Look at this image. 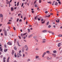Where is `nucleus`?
<instances>
[{
  "mask_svg": "<svg viewBox=\"0 0 62 62\" xmlns=\"http://www.w3.org/2000/svg\"><path fill=\"white\" fill-rule=\"evenodd\" d=\"M18 37H19V39H21V37H20V36H18Z\"/></svg>",
  "mask_w": 62,
  "mask_h": 62,
  "instance_id": "nucleus-62",
  "label": "nucleus"
},
{
  "mask_svg": "<svg viewBox=\"0 0 62 62\" xmlns=\"http://www.w3.org/2000/svg\"><path fill=\"white\" fill-rule=\"evenodd\" d=\"M46 53H48V54H49V53H50V51H47Z\"/></svg>",
  "mask_w": 62,
  "mask_h": 62,
  "instance_id": "nucleus-20",
  "label": "nucleus"
},
{
  "mask_svg": "<svg viewBox=\"0 0 62 62\" xmlns=\"http://www.w3.org/2000/svg\"><path fill=\"white\" fill-rule=\"evenodd\" d=\"M38 11H39V8L38 7L37 9Z\"/></svg>",
  "mask_w": 62,
  "mask_h": 62,
  "instance_id": "nucleus-34",
  "label": "nucleus"
},
{
  "mask_svg": "<svg viewBox=\"0 0 62 62\" xmlns=\"http://www.w3.org/2000/svg\"><path fill=\"white\" fill-rule=\"evenodd\" d=\"M32 37V35H31L28 37V38H31Z\"/></svg>",
  "mask_w": 62,
  "mask_h": 62,
  "instance_id": "nucleus-11",
  "label": "nucleus"
},
{
  "mask_svg": "<svg viewBox=\"0 0 62 62\" xmlns=\"http://www.w3.org/2000/svg\"><path fill=\"white\" fill-rule=\"evenodd\" d=\"M43 41H45V40H46V39H43Z\"/></svg>",
  "mask_w": 62,
  "mask_h": 62,
  "instance_id": "nucleus-38",
  "label": "nucleus"
},
{
  "mask_svg": "<svg viewBox=\"0 0 62 62\" xmlns=\"http://www.w3.org/2000/svg\"><path fill=\"white\" fill-rule=\"evenodd\" d=\"M60 45H61V43H59L58 45V46L60 47Z\"/></svg>",
  "mask_w": 62,
  "mask_h": 62,
  "instance_id": "nucleus-16",
  "label": "nucleus"
},
{
  "mask_svg": "<svg viewBox=\"0 0 62 62\" xmlns=\"http://www.w3.org/2000/svg\"><path fill=\"white\" fill-rule=\"evenodd\" d=\"M30 61V59H28V61Z\"/></svg>",
  "mask_w": 62,
  "mask_h": 62,
  "instance_id": "nucleus-47",
  "label": "nucleus"
},
{
  "mask_svg": "<svg viewBox=\"0 0 62 62\" xmlns=\"http://www.w3.org/2000/svg\"><path fill=\"white\" fill-rule=\"evenodd\" d=\"M48 28H50L51 27V26L50 25H49V26H48Z\"/></svg>",
  "mask_w": 62,
  "mask_h": 62,
  "instance_id": "nucleus-56",
  "label": "nucleus"
},
{
  "mask_svg": "<svg viewBox=\"0 0 62 62\" xmlns=\"http://www.w3.org/2000/svg\"><path fill=\"white\" fill-rule=\"evenodd\" d=\"M15 57H16V56L17 57H20V54H19V53H17V55H16V53H15Z\"/></svg>",
  "mask_w": 62,
  "mask_h": 62,
  "instance_id": "nucleus-1",
  "label": "nucleus"
},
{
  "mask_svg": "<svg viewBox=\"0 0 62 62\" xmlns=\"http://www.w3.org/2000/svg\"><path fill=\"white\" fill-rule=\"evenodd\" d=\"M19 54H20V56H22V55H21V50H20L19 51Z\"/></svg>",
  "mask_w": 62,
  "mask_h": 62,
  "instance_id": "nucleus-14",
  "label": "nucleus"
},
{
  "mask_svg": "<svg viewBox=\"0 0 62 62\" xmlns=\"http://www.w3.org/2000/svg\"><path fill=\"white\" fill-rule=\"evenodd\" d=\"M21 15V14H18V16H19L20 15Z\"/></svg>",
  "mask_w": 62,
  "mask_h": 62,
  "instance_id": "nucleus-57",
  "label": "nucleus"
},
{
  "mask_svg": "<svg viewBox=\"0 0 62 62\" xmlns=\"http://www.w3.org/2000/svg\"><path fill=\"white\" fill-rule=\"evenodd\" d=\"M58 3L60 5H61V2L60 1H58Z\"/></svg>",
  "mask_w": 62,
  "mask_h": 62,
  "instance_id": "nucleus-33",
  "label": "nucleus"
},
{
  "mask_svg": "<svg viewBox=\"0 0 62 62\" xmlns=\"http://www.w3.org/2000/svg\"><path fill=\"white\" fill-rule=\"evenodd\" d=\"M13 29H14V30H16V29H15V27H13Z\"/></svg>",
  "mask_w": 62,
  "mask_h": 62,
  "instance_id": "nucleus-44",
  "label": "nucleus"
},
{
  "mask_svg": "<svg viewBox=\"0 0 62 62\" xmlns=\"http://www.w3.org/2000/svg\"><path fill=\"white\" fill-rule=\"evenodd\" d=\"M26 48V51H27L28 50V49H29V48L28 47H27V48Z\"/></svg>",
  "mask_w": 62,
  "mask_h": 62,
  "instance_id": "nucleus-18",
  "label": "nucleus"
},
{
  "mask_svg": "<svg viewBox=\"0 0 62 62\" xmlns=\"http://www.w3.org/2000/svg\"><path fill=\"white\" fill-rule=\"evenodd\" d=\"M14 49L15 50H16V49H17V48H16V46H14Z\"/></svg>",
  "mask_w": 62,
  "mask_h": 62,
  "instance_id": "nucleus-26",
  "label": "nucleus"
},
{
  "mask_svg": "<svg viewBox=\"0 0 62 62\" xmlns=\"http://www.w3.org/2000/svg\"><path fill=\"white\" fill-rule=\"evenodd\" d=\"M45 13H47L48 11H45Z\"/></svg>",
  "mask_w": 62,
  "mask_h": 62,
  "instance_id": "nucleus-58",
  "label": "nucleus"
},
{
  "mask_svg": "<svg viewBox=\"0 0 62 62\" xmlns=\"http://www.w3.org/2000/svg\"><path fill=\"white\" fill-rule=\"evenodd\" d=\"M46 42V41H42V43H45Z\"/></svg>",
  "mask_w": 62,
  "mask_h": 62,
  "instance_id": "nucleus-29",
  "label": "nucleus"
},
{
  "mask_svg": "<svg viewBox=\"0 0 62 62\" xmlns=\"http://www.w3.org/2000/svg\"><path fill=\"white\" fill-rule=\"evenodd\" d=\"M0 17H3V15L2 14H0Z\"/></svg>",
  "mask_w": 62,
  "mask_h": 62,
  "instance_id": "nucleus-15",
  "label": "nucleus"
},
{
  "mask_svg": "<svg viewBox=\"0 0 62 62\" xmlns=\"http://www.w3.org/2000/svg\"><path fill=\"white\" fill-rule=\"evenodd\" d=\"M35 41H36L37 42V41H38V40L37 39H35Z\"/></svg>",
  "mask_w": 62,
  "mask_h": 62,
  "instance_id": "nucleus-53",
  "label": "nucleus"
},
{
  "mask_svg": "<svg viewBox=\"0 0 62 62\" xmlns=\"http://www.w3.org/2000/svg\"><path fill=\"white\" fill-rule=\"evenodd\" d=\"M11 23H10L9 22H8V24H10Z\"/></svg>",
  "mask_w": 62,
  "mask_h": 62,
  "instance_id": "nucleus-48",
  "label": "nucleus"
},
{
  "mask_svg": "<svg viewBox=\"0 0 62 62\" xmlns=\"http://www.w3.org/2000/svg\"><path fill=\"white\" fill-rule=\"evenodd\" d=\"M6 59V57H4L3 58V60H5Z\"/></svg>",
  "mask_w": 62,
  "mask_h": 62,
  "instance_id": "nucleus-43",
  "label": "nucleus"
},
{
  "mask_svg": "<svg viewBox=\"0 0 62 62\" xmlns=\"http://www.w3.org/2000/svg\"><path fill=\"white\" fill-rule=\"evenodd\" d=\"M19 18L17 19V22H18V21H19Z\"/></svg>",
  "mask_w": 62,
  "mask_h": 62,
  "instance_id": "nucleus-42",
  "label": "nucleus"
},
{
  "mask_svg": "<svg viewBox=\"0 0 62 62\" xmlns=\"http://www.w3.org/2000/svg\"><path fill=\"white\" fill-rule=\"evenodd\" d=\"M23 3H22L21 5V7H23Z\"/></svg>",
  "mask_w": 62,
  "mask_h": 62,
  "instance_id": "nucleus-45",
  "label": "nucleus"
},
{
  "mask_svg": "<svg viewBox=\"0 0 62 62\" xmlns=\"http://www.w3.org/2000/svg\"><path fill=\"white\" fill-rule=\"evenodd\" d=\"M0 51L2 52L3 51H2L3 50V49L1 47H0Z\"/></svg>",
  "mask_w": 62,
  "mask_h": 62,
  "instance_id": "nucleus-6",
  "label": "nucleus"
},
{
  "mask_svg": "<svg viewBox=\"0 0 62 62\" xmlns=\"http://www.w3.org/2000/svg\"><path fill=\"white\" fill-rule=\"evenodd\" d=\"M31 12L32 13H33L34 12V11H31Z\"/></svg>",
  "mask_w": 62,
  "mask_h": 62,
  "instance_id": "nucleus-51",
  "label": "nucleus"
},
{
  "mask_svg": "<svg viewBox=\"0 0 62 62\" xmlns=\"http://www.w3.org/2000/svg\"><path fill=\"white\" fill-rule=\"evenodd\" d=\"M11 11H14V8L13 7L11 8Z\"/></svg>",
  "mask_w": 62,
  "mask_h": 62,
  "instance_id": "nucleus-4",
  "label": "nucleus"
},
{
  "mask_svg": "<svg viewBox=\"0 0 62 62\" xmlns=\"http://www.w3.org/2000/svg\"><path fill=\"white\" fill-rule=\"evenodd\" d=\"M45 20H44L43 22H41V23H45Z\"/></svg>",
  "mask_w": 62,
  "mask_h": 62,
  "instance_id": "nucleus-27",
  "label": "nucleus"
},
{
  "mask_svg": "<svg viewBox=\"0 0 62 62\" xmlns=\"http://www.w3.org/2000/svg\"><path fill=\"white\" fill-rule=\"evenodd\" d=\"M25 54H27V55L28 54V53H27V52H25Z\"/></svg>",
  "mask_w": 62,
  "mask_h": 62,
  "instance_id": "nucleus-31",
  "label": "nucleus"
},
{
  "mask_svg": "<svg viewBox=\"0 0 62 62\" xmlns=\"http://www.w3.org/2000/svg\"><path fill=\"white\" fill-rule=\"evenodd\" d=\"M7 44H8V45H12V43L10 42H8L7 43Z\"/></svg>",
  "mask_w": 62,
  "mask_h": 62,
  "instance_id": "nucleus-5",
  "label": "nucleus"
},
{
  "mask_svg": "<svg viewBox=\"0 0 62 62\" xmlns=\"http://www.w3.org/2000/svg\"><path fill=\"white\" fill-rule=\"evenodd\" d=\"M53 27L54 28H55V25H54L53 26Z\"/></svg>",
  "mask_w": 62,
  "mask_h": 62,
  "instance_id": "nucleus-60",
  "label": "nucleus"
},
{
  "mask_svg": "<svg viewBox=\"0 0 62 62\" xmlns=\"http://www.w3.org/2000/svg\"><path fill=\"white\" fill-rule=\"evenodd\" d=\"M4 34L5 35V36H7V31H6L5 30H4Z\"/></svg>",
  "mask_w": 62,
  "mask_h": 62,
  "instance_id": "nucleus-3",
  "label": "nucleus"
},
{
  "mask_svg": "<svg viewBox=\"0 0 62 62\" xmlns=\"http://www.w3.org/2000/svg\"><path fill=\"white\" fill-rule=\"evenodd\" d=\"M26 34V33H24L23 34V33H22L21 34V36L22 37H24V35H25Z\"/></svg>",
  "mask_w": 62,
  "mask_h": 62,
  "instance_id": "nucleus-2",
  "label": "nucleus"
},
{
  "mask_svg": "<svg viewBox=\"0 0 62 62\" xmlns=\"http://www.w3.org/2000/svg\"><path fill=\"white\" fill-rule=\"evenodd\" d=\"M19 2H18L17 4V6H19Z\"/></svg>",
  "mask_w": 62,
  "mask_h": 62,
  "instance_id": "nucleus-35",
  "label": "nucleus"
},
{
  "mask_svg": "<svg viewBox=\"0 0 62 62\" xmlns=\"http://www.w3.org/2000/svg\"><path fill=\"white\" fill-rule=\"evenodd\" d=\"M55 2V1H53V4H52V5L53 6H54V2Z\"/></svg>",
  "mask_w": 62,
  "mask_h": 62,
  "instance_id": "nucleus-39",
  "label": "nucleus"
},
{
  "mask_svg": "<svg viewBox=\"0 0 62 62\" xmlns=\"http://www.w3.org/2000/svg\"><path fill=\"white\" fill-rule=\"evenodd\" d=\"M52 55L53 56H54V57H55V56H56V54H52Z\"/></svg>",
  "mask_w": 62,
  "mask_h": 62,
  "instance_id": "nucleus-12",
  "label": "nucleus"
},
{
  "mask_svg": "<svg viewBox=\"0 0 62 62\" xmlns=\"http://www.w3.org/2000/svg\"><path fill=\"white\" fill-rule=\"evenodd\" d=\"M24 47L25 48H27L28 47L27 46V45H25Z\"/></svg>",
  "mask_w": 62,
  "mask_h": 62,
  "instance_id": "nucleus-10",
  "label": "nucleus"
},
{
  "mask_svg": "<svg viewBox=\"0 0 62 62\" xmlns=\"http://www.w3.org/2000/svg\"><path fill=\"white\" fill-rule=\"evenodd\" d=\"M9 22H11V21H11V20H9Z\"/></svg>",
  "mask_w": 62,
  "mask_h": 62,
  "instance_id": "nucleus-63",
  "label": "nucleus"
},
{
  "mask_svg": "<svg viewBox=\"0 0 62 62\" xmlns=\"http://www.w3.org/2000/svg\"><path fill=\"white\" fill-rule=\"evenodd\" d=\"M17 44L18 45V46H20L19 45V43L18 42H17Z\"/></svg>",
  "mask_w": 62,
  "mask_h": 62,
  "instance_id": "nucleus-28",
  "label": "nucleus"
},
{
  "mask_svg": "<svg viewBox=\"0 0 62 62\" xmlns=\"http://www.w3.org/2000/svg\"><path fill=\"white\" fill-rule=\"evenodd\" d=\"M38 58H39V56L36 55L35 56V58L36 59H38Z\"/></svg>",
  "mask_w": 62,
  "mask_h": 62,
  "instance_id": "nucleus-8",
  "label": "nucleus"
},
{
  "mask_svg": "<svg viewBox=\"0 0 62 62\" xmlns=\"http://www.w3.org/2000/svg\"><path fill=\"white\" fill-rule=\"evenodd\" d=\"M43 32L44 33H46L47 32V30H44L43 31Z\"/></svg>",
  "mask_w": 62,
  "mask_h": 62,
  "instance_id": "nucleus-9",
  "label": "nucleus"
},
{
  "mask_svg": "<svg viewBox=\"0 0 62 62\" xmlns=\"http://www.w3.org/2000/svg\"><path fill=\"white\" fill-rule=\"evenodd\" d=\"M48 3L49 4H51L52 3H51V2H49Z\"/></svg>",
  "mask_w": 62,
  "mask_h": 62,
  "instance_id": "nucleus-37",
  "label": "nucleus"
},
{
  "mask_svg": "<svg viewBox=\"0 0 62 62\" xmlns=\"http://www.w3.org/2000/svg\"><path fill=\"white\" fill-rule=\"evenodd\" d=\"M34 6L35 7H36V8H38V6H37V4H35L34 5Z\"/></svg>",
  "mask_w": 62,
  "mask_h": 62,
  "instance_id": "nucleus-22",
  "label": "nucleus"
},
{
  "mask_svg": "<svg viewBox=\"0 0 62 62\" xmlns=\"http://www.w3.org/2000/svg\"><path fill=\"white\" fill-rule=\"evenodd\" d=\"M49 22H48L46 24L47 25H48L49 24Z\"/></svg>",
  "mask_w": 62,
  "mask_h": 62,
  "instance_id": "nucleus-46",
  "label": "nucleus"
},
{
  "mask_svg": "<svg viewBox=\"0 0 62 62\" xmlns=\"http://www.w3.org/2000/svg\"><path fill=\"white\" fill-rule=\"evenodd\" d=\"M38 21H40V18H38Z\"/></svg>",
  "mask_w": 62,
  "mask_h": 62,
  "instance_id": "nucleus-59",
  "label": "nucleus"
},
{
  "mask_svg": "<svg viewBox=\"0 0 62 62\" xmlns=\"http://www.w3.org/2000/svg\"><path fill=\"white\" fill-rule=\"evenodd\" d=\"M22 19H20L19 22H22Z\"/></svg>",
  "mask_w": 62,
  "mask_h": 62,
  "instance_id": "nucleus-55",
  "label": "nucleus"
},
{
  "mask_svg": "<svg viewBox=\"0 0 62 62\" xmlns=\"http://www.w3.org/2000/svg\"><path fill=\"white\" fill-rule=\"evenodd\" d=\"M50 16H51V15H49V16H46V17H49Z\"/></svg>",
  "mask_w": 62,
  "mask_h": 62,
  "instance_id": "nucleus-23",
  "label": "nucleus"
},
{
  "mask_svg": "<svg viewBox=\"0 0 62 62\" xmlns=\"http://www.w3.org/2000/svg\"><path fill=\"white\" fill-rule=\"evenodd\" d=\"M10 58V57H9L7 59V62H9V58Z\"/></svg>",
  "mask_w": 62,
  "mask_h": 62,
  "instance_id": "nucleus-7",
  "label": "nucleus"
},
{
  "mask_svg": "<svg viewBox=\"0 0 62 62\" xmlns=\"http://www.w3.org/2000/svg\"><path fill=\"white\" fill-rule=\"evenodd\" d=\"M8 4L9 5V7H10V3L9 1H8Z\"/></svg>",
  "mask_w": 62,
  "mask_h": 62,
  "instance_id": "nucleus-21",
  "label": "nucleus"
},
{
  "mask_svg": "<svg viewBox=\"0 0 62 62\" xmlns=\"http://www.w3.org/2000/svg\"><path fill=\"white\" fill-rule=\"evenodd\" d=\"M44 55H44V54H43L42 55V57H44Z\"/></svg>",
  "mask_w": 62,
  "mask_h": 62,
  "instance_id": "nucleus-50",
  "label": "nucleus"
},
{
  "mask_svg": "<svg viewBox=\"0 0 62 62\" xmlns=\"http://www.w3.org/2000/svg\"><path fill=\"white\" fill-rule=\"evenodd\" d=\"M16 39H15V42H16Z\"/></svg>",
  "mask_w": 62,
  "mask_h": 62,
  "instance_id": "nucleus-61",
  "label": "nucleus"
},
{
  "mask_svg": "<svg viewBox=\"0 0 62 62\" xmlns=\"http://www.w3.org/2000/svg\"><path fill=\"white\" fill-rule=\"evenodd\" d=\"M52 35H54V32H52Z\"/></svg>",
  "mask_w": 62,
  "mask_h": 62,
  "instance_id": "nucleus-64",
  "label": "nucleus"
},
{
  "mask_svg": "<svg viewBox=\"0 0 62 62\" xmlns=\"http://www.w3.org/2000/svg\"><path fill=\"white\" fill-rule=\"evenodd\" d=\"M26 19V17H25L24 18V21H25V20Z\"/></svg>",
  "mask_w": 62,
  "mask_h": 62,
  "instance_id": "nucleus-41",
  "label": "nucleus"
},
{
  "mask_svg": "<svg viewBox=\"0 0 62 62\" xmlns=\"http://www.w3.org/2000/svg\"><path fill=\"white\" fill-rule=\"evenodd\" d=\"M53 53H56V51L54 50V51H53Z\"/></svg>",
  "mask_w": 62,
  "mask_h": 62,
  "instance_id": "nucleus-25",
  "label": "nucleus"
},
{
  "mask_svg": "<svg viewBox=\"0 0 62 62\" xmlns=\"http://www.w3.org/2000/svg\"><path fill=\"white\" fill-rule=\"evenodd\" d=\"M8 49H6L4 50V52H7V51H8Z\"/></svg>",
  "mask_w": 62,
  "mask_h": 62,
  "instance_id": "nucleus-13",
  "label": "nucleus"
},
{
  "mask_svg": "<svg viewBox=\"0 0 62 62\" xmlns=\"http://www.w3.org/2000/svg\"><path fill=\"white\" fill-rule=\"evenodd\" d=\"M44 21L43 19L42 18L41 19V22H42V21Z\"/></svg>",
  "mask_w": 62,
  "mask_h": 62,
  "instance_id": "nucleus-36",
  "label": "nucleus"
},
{
  "mask_svg": "<svg viewBox=\"0 0 62 62\" xmlns=\"http://www.w3.org/2000/svg\"><path fill=\"white\" fill-rule=\"evenodd\" d=\"M37 16H36L35 17L34 19H35V20H37Z\"/></svg>",
  "mask_w": 62,
  "mask_h": 62,
  "instance_id": "nucleus-24",
  "label": "nucleus"
},
{
  "mask_svg": "<svg viewBox=\"0 0 62 62\" xmlns=\"http://www.w3.org/2000/svg\"><path fill=\"white\" fill-rule=\"evenodd\" d=\"M49 33H52V32L51 31H48Z\"/></svg>",
  "mask_w": 62,
  "mask_h": 62,
  "instance_id": "nucleus-40",
  "label": "nucleus"
},
{
  "mask_svg": "<svg viewBox=\"0 0 62 62\" xmlns=\"http://www.w3.org/2000/svg\"><path fill=\"white\" fill-rule=\"evenodd\" d=\"M58 37H61V35L60 34L58 35Z\"/></svg>",
  "mask_w": 62,
  "mask_h": 62,
  "instance_id": "nucleus-30",
  "label": "nucleus"
},
{
  "mask_svg": "<svg viewBox=\"0 0 62 62\" xmlns=\"http://www.w3.org/2000/svg\"><path fill=\"white\" fill-rule=\"evenodd\" d=\"M46 52H44V54H44V55H45V54H46Z\"/></svg>",
  "mask_w": 62,
  "mask_h": 62,
  "instance_id": "nucleus-49",
  "label": "nucleus"
},
{
  "mask_svg": "<svg viewBox=\"0 0 62 62\" xmlns=\"http://www.w3.org/2000/svg\"><path fill=\"white\" fill-rule=\"evenodd\" d=\"M25 56L24 55V54H23V57H24Z\"/></svg>",
  "mask_w": 62,
  "mask_h": 62,
  "instance_id": "nucleus-52",
  "label": "nucleus"
},
{
  "mask_svg": "<svg viewBox=\"0 0 62 62\" xmlns=\"http://www.w3.org/2000/svg\"><path fill=\"white\" fill-rule=\"evenodd\" d=\"M39 3H41V0H39Z\"/></svg>",
  "mask_w": 62,
  "mask_h": 62,
  "instance_id": "nucleus-54",
  "label": "nucleus"
},
{
  "mask_svg": "<svg viewBox=\"0 0 62 62\" xmlns=\"http://www.w3.org/2000/svg\"><path fill=\"white\" fill-rule=\"evenodd\" d=\"M58 23H59V20L58 19L57 20H56V22H57V23H58Z\"/></svg>",
  "mask_w": 62,
  "mask_h": 62,
  "instance_id": "nucleus-17",
  "label": "nucleus"
},
{
  "mask_svg": "<svg viewBox=\"0 0 62 62\" xmlns=\"http://www.w3.org/2000/svg\"><path fill=\"white\" fill-rule=\"evenodd\" d=\"M28 31L29 32H30V29H28Z\"/></svg>",
  "mask_w": 62,
  "mask_h": 62,
  "instance_id": "nucleus-32",
  "label": "nucleus"
},
{
  "mask_svg": "<svg viewBox=\"0 0 62 62\" xmlns=\"http://www.w3.org/2000/svg\"><path fill=\"white\" fill-rule=\"evenodd\" d=\"M55 6L56 5H58V3H57V2H56L55 4Z\"/></svg>",
  "mask_w": 62,
  "mask_h": 62,
  "instance_id": "nucleus-19",
  "label": "nucleus"
}]
</instances>
